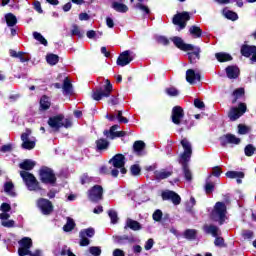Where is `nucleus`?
<instances>
[{"mask_svg": "<svg viewBox=\"0 0 256 256\" xmlns=\"http://www.w3.org/2000/svg\"><path fill=\"white\" fill-rule=\"evenodd\" d=\"M46 60L49 65H57V63H59V56L56 54H48Z\"/></svg>", "mask_w": 256, "mask_h": 256, "instance_id": "nucleus-39", "label": "nucleus"}, {"mask_svg": "<svg viewBox=\"0 0 256 256\" xmlns=\"http://www.w3.org/2000/svg\"><path fill=\"white\" fill-rule=\"evenodd\" d=\"M158 43H161V45H169V40L165 36H159Z\"/></svg>", "mask_w": 256, "mask_h": 256, "instance_id": "nucleus-62", "label": "nucleus"}, {"mask_svg": "<svg viewBox=\"0 0 256 256\" xmlns=\"http://www.w3.org/2000/svg\"><path fill=\"white\" fill-rule=\"evenodd\" d=\"M112 9H114V11H117L118 13H127L129 11V7L120 2H113Z\"/></svg>", "mask_w": 256, "mask_h": 256, "instance_id": "nucleus-27", "label": "nucleus"}, {"mask_svg": "<svg viewBox=\"0 0 256 256\" xmlns=\"http://www.w3.org/2000/svg\"><path fill=\"white\" fill-rule=\"evenodd\" d=\"M215 57L218 61H220V63H225V61H231V59H233L231 55L223 52L216 53Z\"/></svg>", "mask_w": 256, "mask_h": 256, "instance_id": "nucleus-35", "label": "nucleus"}, {"mask_svg": "<svg viewBox=\"0 0 256 256\" xmlns=\"http://www.w3.org/2000/svg\"><path fill=\"white\" fill-rule=\"evenodd\" d=\"M223 15L224 17H226V19H230L231 21H237V19H239V16L237 15V13L231 10L224 9Z\"/></svg>", "mask_w": 256, "mask_h": 256, "instance_id": "nucleus-36", "label": "nucleus"}, {"mask_svg": "<svg viewBox=\"0 0 256 256\" xmlns=\"http://www.w3.org/2000/svg\"><path fill=\"white\" fill-rule=\"evenodd\" d=\"M204 231H206V233H209L210 235H212L213 237H217L220 234L219 229L217 228V226H205L204 227Z\"/></svg>", "mask_w": 256, "mask_h": 256, "instance_id": "nucleus-33", "label": "nucleus"}, {"mask_svg": "<svg viewBox=\"0 0 256 256\" xmlns=\"http://www.w3.org/2000/svg\"><path fill=\"white\" fill-rule=\"evenodd\" d=\"M194 105L197 107V109H203L205 107V103L199 99L194 100Z\"/></svg>", "mask_w": 256, "mask_h": 256, "instance_id": "nucleus-60", "label": "nucleus"}, {"mask_svg": "<svg viewBox=\"0 0 256 256\" xmlns=\"http://www.w3.org/2000/svg\"><path fill=\"white\" fill-rule=\"evenodd\" d=\"M166 93L170 97H177V95H179V90H177L174 87H170V88H166Z\"/></svg>", "mask_w": 256, "mask_h": 256, "instance_id": "nucleus-45", "label": "nucleus"}, {"mask_svg": "<svg viewBox=\"0 0 256 256\" xmlns=\"http://www.w3.org/2000/svg\"><path fill=\"white\" fill-rule=\"evenodd\" d=\"M223 243H224L223 238L217 237L215 239L214 245H216V247H223Z\"/></svg>", "mask_w": 256, "mask_h": 256, "instance_id": "nucleus-63", "label": "nucleus"}, {"mask_svg": "<svg viewBox=\"0 0 256 256\" xmlns=\"http://www.w3.org/2000/svg\"><path fill=\"white\" fill-rule=\"evenodd\" d=\"M243 95H245V90L243 88L235 90L233 93L235 98L232 100V103H237V99H241Z\"/></svg>", "mask_w": 256, "mask_h": 256, "instance_id": "nucleus-41", "label": "nucleus"}, {"mask_svg": "<svg viewBox=\"0 0 256 256\" xmlns=\"http://www.w3.org/2000/svg\"><path fill=\"white\" fill-rule=\"evenodd\" d=\"M185 117L183 108L181 106H176L172 109L171 119L175 125H181V119Z\"/></svg>", "mask_w": 256, "mask_h": 256, "instance_id": "nucleus-16", "label": "nucleus"}, {"mask_svg": "<svg viewBox=\"0 0 256 256\" xmlns=\"http://www.w3.org/2000/svg\"><path fill=\"white\" fill-rule=\"evenodd\" d=\"M226 177H228V179H236L238 184L242 183L243 177H245V174L243 172H237V171H228L226 173Z\"/></svg>", "mask_w": 256, "mask_h": 256, "instance_id": "nucleus-26", "label": "nucleus"}, {"mask_svg": "<svg viewBox=\"0 0 256 256\" xmlns=\"http://www.w3.org/2000/svg\"><path fill=\"white\" fill-rule=\"evenodd\" d=\"M126 227H129L132 231H139L141 229V224L135 220L127 219Z\"/></svg>", "mask_w": 256, "mask_h": 256, "instance_id": "nucleus-31", "label": "nucleus"}, {"mask_svg": "<svg viewBox=\"0 0 256 256\" xmlns=\"http://www.w3.org/2000/svg\"><path fill=\"white\" fill-rule=\"evenodd\" d=\"M37 206L43 215H51L53 213V204L45 198H40L37 201Z\"/></svg>", "mask_w": 256, "mask_h": 256, "instance_id": "nucleus-10", "label": "nucleus"}, {"mask_svg": "<svg viewBox=\"0 0 256 256\" xmlns=\"http://www.w3.org/2000/svg\"><path fill=\"white\" fill-rule=\"evenodd\" d=\"M105 87L103 89H98L92 94V99L94 101H101L103 97H109L111 95V92L113 91V85H111V81L105 80Z\"/></svg>", "mask_w": 256, "mask_h": 256, "instance_id": "nucleus-6", "label": "nucleus"}, {"mask_svg": "<svg viewBox=\"0 0 256 256\" xmlns=\"http://www.w3.org/2000/svg\"><path fill=\"white\" fill-rule=\"evenodd\" d=\"M37 163L33 160H24L22 163L19 164L20 169H24L25 171H31L33 167H35Z\"/></svg>", "mask_w": 256, "mask_h": 256, "instance_id": "nucleus-29", "label": "nucleus"}, {"mask_svg": "<svg viewBox=\"0 0 256 256\" xmlns=\"http://www.w3.org/2000/svg\"><path fill=\"white\" fill-rule=\"evenodd\" d=\"M133 149L137 153V155H141V151L145 149V142L143 141L134 142Z\"/></svg>", "mask_w": 256, "mask_h": 256, "instance_id": "nucleus-38", "label": "nucleus"}, {"mask_svg": "<svg viewBox=\"0 0 256 256\" xmlns=\"http://www.w3.org/2000/svg\"><path fill=\"white\" fill-rule=\"evenodd\" d=\"M189 33H190V35H192V37H194V39H199V37H201L203 31L198 26H191L189 28Z\"/></svg>", "mask_w": 256, "mask_h": 256, "instance_id": "nucleus-30", "label": "nucleus"}, {"mask_svg": "<svg viewBox=\"0 0 256 256\" xmlns=\"http://www.w3.org/2000/svg\"><path fill=\"white\" fill-rule=\"evenodd\" d=\"M171 41L174 43V45H176L178 49H181V51H191V49H193L192 44H185L183 39L179 37H173L171 38Z\"/></svg>", "mask_w": 256, "mask_h": 256, "instance_id": "nucleus-21", "label": "nucleus"}, {"mask_svg": "<svg viewBox=\"0 0 256 256\" xmlns=\"http://www.w3.org/2000/svg\"><path fill=\"white\" fill-rule=\"evenodd\" d=\"M9 217H11L9 213H0L2 227H14L15 221L9 220Z\"/></svg>", "mask_w": 256, "mask_h": 256, "instance_id": "nucleus-23", "label": "nucleus"}, {"mask_svg": "<svg viewBox=\"0 0 256 256\" xmlns=\"http://www.w3.org/2000/svg\"><path fill=\"white\" fill-rule=\"evenodd\" d=\"M96 145H97L98 149L103 150V149H107L109 147V142H107V140H105V139H99L96 142Z\"/></svg>", "mask_w": 256, "mask_h": 256, "instance_id": "nucleus-44", "label": "nucleus"}, {"mask_svg": "<svg viewBox=\"0 0 256 256\" xmlns=\"http://www.w3.org/2000/svg\"><path fill=\"white\" fill-rule=\"evenodd\" d=\"M63 229L66 232L73 231V229H75V221L71 218H67V223L64 225Z\"/></svg>", "mask_w": 256, "mask_h": 256, "instance_id": "nucleus-40", "label": "nucleus"}, {"mask_svg": "<svg viewBox=\"0 0 256 256\" xmlns=\"http://www.w3.org/2000/svg\"><path fill=\"white\" fill-rule=\"evenodd\" d=\"M215 189V184L213 182H207L205 185V191L206 193H213V190Z\"/></svg>", "mask_w": 256, "mask_h": 256, "instance_id": "nucleus-54", "label": "nucleus"}, {"mask_svg": "<svg viewBox=\"0 0 256 256\" xmlns=\"http://www.w3.org/2000/svg\"><path fill=\"white\" fill-rule=\"evenodd\" d=\"M181 145L184 152L180 156V163L182 165L184 177L186 181H191L193 179V173L189 169V161H191V155L193 153V148L191 147V142L187 139H182Z\"/></svg>", "mask_w": 256, "mask_h": 256, "instance_id": "nucleus-1", "label": "nucleus"}, {"mask_svg": "<svg viewBox=\"0 0 256 256\" xmlns=\"http://www.w3.org/2000/svg\"><path fill=\"white\" fill-rule=\"evenodd\" d=\"M13 189H14V186L11 182H7L4 184V191L8 195H15V192L13 191Z\"/></svg>", "mask_w": 256, "mask_h": 256, "instance_id": "nucleus-43", "label": "nucleus"}, {"mask_svg": "<svg viewBox=\"0 0 256 256\" xmlns=\"http://www.w3.org/2000/svg\"><path fill=\"white\" fill-rule=\"evenodd\" d=\"M172 172L167 170H160L155 172L156 179H167L168 177H171Z\"/></svg>", "mask_w": 256, "mask_h": 256, "instance_id": "nucleus-37", "label": "nucleus"}, {"mask_svg": "<svg viewBox=\"0 0 256 256\" xmlns=\"http://www.w3.org/2000/svg\"><path fill=\"white\" fill-rule=\"evenodd\" d=\"M89 252L93 256H99V255H101V248L100 247H96V246L90 247L89 248Z\"/></svg>", "mask_w": 256, "mask_h": 256, "instance_id": "nucleus-52", "label": "nucleus"}, {"mask_svg": "<svg viewBox=\"0 0 256 256\" xmlns=\"http://www.w3.org/2000/svg\"><path fill=\"white\" fill-rule=\"evenodd\" d=\"M18 59H20L21 63H26V61H29L31 59L29 56H25V53L18 52Z\"/></svg>", "mask_w": 256, "mask_h": 256, "instance_id": "nucleus-58", "label": "nucleus"}, {"mask_svg": "<svg viewBox=\"0 0 256 256\" xmlns=\"http://www.w3.org/2000/svg\"><path fill=\"white\" fill-rule=\"evenodd\" d=\"M40 107H41V109H43L44 111H47V109H49V107H51V100L49 99V97L43 96V97L40 99Z\"/></svg>", "mask_w": 256, "mask_h": 256, "instance_id": "nucleus-34", "label": "nucleus"}, {"mask_svg": "<svg viewBox=\"0 0 256 256\" xmlns=\"http://www.w3.org/2000/svg\"><path fill=\"white\" fill-rule=\"evenodd\" d=\"M221 145L225 147L226 145H239L241 139L233 134H225L220 138Z\"/></svg>", "mask_w": 256, "mask_h": 256, "instance_id": "nucleus-17", "label": "nucleus"}, {"mask_svg": "<svg viewBox=\"0 0 256 256\" xmlns=\"http://www.w3.org/2000/svg\"><path fill=\"white\" fill-rule=\"evenodd\" d=\"M247 111V104L240 103L238 108H232L229 112L231 121H237Z\"/></svg>", "mask_w": 256, "mask_h": 256, "instance_id": "nucleus-13", "label": "nucleus"}, {"mask_svg": "<svg viewBox=\"0 0 256 256\" xmlns=\"http://www.w3.org/2000/svg\"><path fill=\"white\" fill-rule=\"evenodd\" d=\"M112 256H125V252L121 249H115Z\"/></svg>", "mask_w": 256, "mask_h": 256, "instance_id": "nucleus-64", "label": "nucleus"}, {"mask_svg": "<svg viewBox=\"0 0 256 256\" xmlns=\"http://www.w3.org/2000/svg\"><path fill=\"white\" fill-rule=\"evenodd\" d=\"M62 89H63L64 95H72L73 94V85L71 84V81H69V78L64 79Z\"/></svg>", "mask_w": 256, "mask_h": 256, "instance_id": "nucleus-28", "label": "nucleus"}, {"mask_svg": "<svg viewBox=\"0 0 256 256\" xmlns=\"http://www.w3.org/2000/svg\"><path fill=\"white\" fill-rule=\"evenodd\" d=\"M5 19L8 27H14V25H17V17H15V15L8 13L5 15Z\"/></svg>", "mask_w": 256, "mask_h": 256, "instance_id": "nucleus-32", "label": "nucleus"}, {"mask_svg": "<svg viewBox=\"0 0 256 256\" xmlns=\"http://www.w3.org/2000/svg\"><path fill=\"white\" fill-rule=\"evenodd\" d=\"M88 198L93 202L101 201L103 199V187L96 185L88 191Z\"/></svg>", "mask_w": 256, "mask_h": 256, "instance_id": "nucleus-11", "label": "nucleus"}, {"mask_svg": "<svg viewBox=\"0 0 256 256\" xmlns=\"http://www.w3.org/2000/svg\"><path fill=\"white\" fill-rule=\"evenodd\" d=\"M95 235V229L87 228L80 231V245L81 247H87L89 245V240L87 237L91 238Z\"/></svg>", "mask_w": 256, "mask_h": 256, "instance_id": "nucleus-15", "label": "nucleus"}, {"mask_svg": "<svg viewBox=\"0 0 256 256\" xmlns=\"http://www.w3.org/2000/svg\"><path fill=\"white\" fill-rule=\"evenodd\" d=\"M33 37H34V39H36V41H39V43H41L42 45L47 46V39H45V37H43V35H41V33L34 32Z\"/></svg>", "mask_w": 256, "mask_h": 256, "instance_id": "nucleus-42", "label": "nucleus"}, {"mask_svg": "<svg viewBox=\"0 0 256 256\" xmlns=\"http://www.w3.org/2000/svg\"><path fill=\"white\" fill-rule=\"evenodd\" d=\"M162 199L164 201L170 200L174 205H179V203H181V197L179 194L169 190L162 193Z\"/></svg>", "mask_w": 256, "mask_h": 256, "instance_id": "nucleus-18", "label": "nucleus"}, {"mask_svg": "<svg viewBox=\"0 0 256 256\" xmlns=\"http://www.w3.org/2000/svg\"><path fill=\"white\" fill-rule=\"evenodd\" d=\"M117 129H119V125H114L110 128V131H104V135H106L108 139H115L116 137H125V135H127V132L117 131Z\"/></svg>", "mask_w": 256, "mask_h": 256, "instance_id": "nucleus-20", "label": "nucleus"}, {"mask_svg": "<svg viewBox=\"0 0 256 256\" xmlns=\"http://www.w3.org/2000/svg\"><path fill=\"white\" fill-rule=\"evenodd\" d=\"M106 25H107V27H109V29H113V27H115V22L113 21V18L107 17Z\"/></svg>", "mask_w": 256, "mask_h": 256, "instance_id": "nucleus-61", "label": "nucleus"}, {"mask_svg": "<svg viewBox=\"0 0 256 256\" xmlns=\"http://www.w3.org/2000/svg\"><path fill=\"white\" fill-rule=\"evenodd\" d=\"M186 81L190 85H195L197 81H201V74L199 72H195L193 69H188L186 71Z\"/></svg>", "mask_w": 256, "mask_h": 256, "instance_id": "nucleus-19", "label": "nucleus"}, {"mask_svg": "<svg viewBox=\"0 0 256 256\" xmlns=\"http://www.w3.org/2000/svg\"><path fill=\"white\" fill-rule=\"evenodd\" d=\"M190 19L191 17L188 12H182L174 16L173 23L174 25H178L180 29H185V27H187V21Z\"/></svg>", "mask_w": 256, "mask_h": 256, "instance_id": "nucleus-12", "label": "nucleus"}, {"mask_svg": "<svg viewBox=\"0 0 256 256\" xmlns=\"http://www.w3.org/2000/svg\"><path fill=\"white\" fill-rule=\"evenodd\" d=\"M190 51L193 52L188 53V59L190 63H195L197 60L200 59L199 53H201V48L193 46V48Z\"/></svg>", "mask_w": 256, "mask_h": 256, "instance_id": "nucleus-24", "label": "nucleus"}, {"mask_svg": "<svg viewBox=\"0 0 256 256\" xmlns=\"http://www.w3.org/2000/svg\"><path fill=\"white\" fill-rule=\"evenodd\" d=\"M18 243L20 245L18 249L19 256H26V255L41 256V251L39 250H37L34 254H31V251L29 250L30 247H33V241L31 240V238L24 237Z\"/></svg>", "mask_w": 256, "mask_h": 256, "instance_id": "nucleus-3", "label": "nucleus"}, {"mask_svg": "<svg viewBox=\"0 0 256 256\" xmlns=\"http://www.w3.org/2000/svg\"><path fill=\"white\" fill-rule=\"evenodd\" d=\"M238 133L239 135H247L249 133V127L243 124L238 125Z\"/></svg>", "mask_w": 256, "mask_h": 256, "instance_id": "nucleus-46", "label": "nucleus"}, {"mask_svg": "<svg viewBox=\"0 0 256 256\" xmlns=\"http://www.w3.org/2000/svg\"><path fill=\"white\" fill-rule=\"evenodd\" d=\"M245 151V155L247 157H251V155H253V153H255V148L253 147V145H247L244 149Z\"/></svg>", "mask_w": 256, "mask_h": 256, "instance_id": "nucleus-50", "label": "nucleus"}, {"mask_svg": "<svg viewBox=\"0 0 256 256\" xmlns=\"http://www.w3.org/2000/svg\"><path fill=\"white\" fill-rule=\"evenodd\" d=\"M48 125L52 129V131H59L61 127H65L66 129H69L73 123L69 119H64L63 115H58L50 118L48 120Z\"/></svg>", "mask_w": 256, "mask_h": 256, "instance_id": "nucleus-2", "label": "nucleus"}, {"mask_svg": "<svg viewBox=\"0 0 256 256\" xmlns=\"http://www.w3.org/2000/svg\"><path fill=\"white\" fill-rule=\"evenodd\" d=\"M40 179L42 183H48L50 185H53V183L57 181V178H55V174L51 168H42L40 170Z\"/></svg>", "mask_w": 256, "mask_h": 256, "instance_id": "nucleus-8", "label": "nucleus"}, {"mask_svg": "<svg viewBox=\"0 0 256 256\" xmlns=\"http://www.w3.org/2000/svg\"><path fill=\"white\" fill-rule=\"evenodd\" d=\"M116 118L118 119L119 123H129V120L123 117V112L118 111Z\"/></svg>", "mask_w": 256, "mask_h": 256, "instance_id": "nucleus-55", "label": "nucleus"}, {"mask_svg": "<svg viewBox=\"0 0 256 256\" xmlns=\"http://www.w3.org/2000/svg\"><path fill=\"white\" fill-rule=\"evenodd\" d=\"M239 68L237 66H228L226 68V75L228 79H237L239 77Z\"/></svg>", "mask_w": 256, "mask_h": 256, "instance_id": "nucleus-25", "label": "nucleus"}, {"mask_svg": "<svg viewBox=\"0 0 256 256\" xmlns=\"http://www.w3.org/2000/svg\"><path fill=\"white\" fill-rule=\"evenodd\" d=\"M244 57H252V61L256 62V47L255 46H243L241 49Z\"/></svg>", "mask_w": 256, "mask_h": 256, "instance_id": "nucleus-22", "label": "nucleus"}, {"mask_svg": "<svg viewBox=\"0 0 256 256\" xmlns=\"http://www.w3.org/2000/svg\"><path fill=\"white\" fill-rule=\"evenodd\" d=\"M0 211H2V213H9V211H11V205L2 203L0 206Z\"/></svg>", "mask_w": 256, "mask_h": 256, "instance_id": "nucleus-56", "label": "nucleus"}, {"mask_svg": "<svg viewBox=\"0 0 256 256\" xmlns=\"http://www.w3.org/2000/svg\"><path fill=\"white\" fill-rule=\"evenodd\" d=\"M108 215L111 219V223H117V221L119 220V218L117 217V212H115L114 210H110L108 212Z\"/></svg>", "mask_w": 256, "mask_h": 256, "instance_id": "nucleus-51", "label": "nucleus"}, {"mask_svg": "<svg viewBox=\"0 0 256 256\" xmlns=\"http://www.w3.org/2000/svg\"><path fill=\"white\" fill-rule=\"evenodd\" d=\"M135 7H136V9H139L140 11H142V13H145V15H149V13H150L149 7H147L141 3L136 4Z\"/></svg>", "mask_w": 256, "mask_h": 256, "instance_id": "nucleus-47", "label": "nucleus"}, {"mask_svg": "<svg viewBox=\"0 0 256 256\" xmlns=\"http://www.w3.org/2000/svg\"><path fill=\"white\" fill-rule=\"evenodd\" d=\"M33 6H34L35 11H37V13H43V8H41V2L35 1L33 3Z\"/></svg>", "mask_w": 256, "mask_h": 256, "instance_id": "nucleus-59", "label": "nucleus"}, {"mask_svg": "<svg viewBox=\"0 0 256 256\" xmlns=\"http://www.w3.org/2000/svg\"><path fill=\"white\" fill-rule=\"evenodd\" d=\"M186 239H195L197 237V231L195 230H186L185 231Z\"/></svg>", "mask_w": 256, "mask_h": 256, "instance_id": "nucleus-48", "label": "nucleus"}, {"mask_svg": "<svg viewBox=\"0 0 256 256\" xmlns=\"http://www.w3.org/2000/svg\"><path fill=\"white\" fill-rule=\"evenodd\" d=\"M163 217V212H161V210H156L154 213H153V219L154 221H161Z\"/></svg>", "mask_w": 256, "mask_h": 256, "instance_id": "nucleus-57", "label": "nucleus"}, {"mask_svg": "<svg viewBox=\"0 0 256 256\" xmlns=\"http://www.w3.org/2000/svg\"><path fill=\"white\" fill-rule=\"evenodd\" d=\"M153 245H155V241H153V239H148L145 243L144 249L146 251H150V249H153Z\"/></svg>", "mask_w": 256, "mask_h": 256, "instance_id": "nucleus-53", "label": "nucleus"}, {"mask_svg": "<svg viewBox=\"0 0 256 256\" xmlns=\"http://www.w3.org/2000/svg\"><path fill=\"white\" fill-rule=\"evenodd\" d=\"M130 171L134 176L141 175V167H139V165L131 166Z\"/></svg>", "mask_w": 256, "mask_h": 256, "instance_id": "nucleus-49", "label": "nucleus"}, {"mask_svg": "<svg viewBox=\"0 0 256 256\" xmlns=\"http://www.w3.org/2000/svg\"><path fill=\"white\" fill-rule=\"evenodd\" d=\"M111 165L115 167V169H120V172L122 175H125L127 173V169H125V156L122 154H117L115 155L111 160H110Z\"/></svg>", "mask_w": 256, "mask_h": 256, "instance_id": "nucleus-9", "label": "nucleus"}, {"mask_svg": "<svg viewBox=\"0 0 256 256\" xmlns=\"http://www.w3.org/2000/svg\"><path fill=\"white\" fill-rule=\"evenodd\" d=\"M131 61H133V54L131 53V51L126 50L119 55L116 63L120 67H125L126 65H129Z\"/></svg>", "mask_w": 256, "mask_h": 256, "instance_id": "nucleus-14", "label": "nucleus"}, {"mask_svg": "<svg viewBox=\"0 0 256 256\" xmlns=\"http://www.w3.org/2000/svg\"><path fill=\"white\" fill-rule=\"evenodd\" d=\"M227 214V206H225L222 202H217L214 210L212 211V219L213 221L220 222V225H223V221H225V215Z\"/></svg>", "mask_w": 256, "mask_h": 256, "instance_id": "nucleus-4", "label": "nucleus"}, {"mask_svg": "<svg viewBox=\"0 0 256 256\" xmlns=\"http://www.w3.org/2000/svg\"><path fill=\"white\" fill-rule=\"evenodd\" d=\"M20 176L25 181L26 186L28 187L29 191H39V189H41L39 187V182L37 181L35 176H33V174H31L27 171H21Z\"/></svg>", "mask_w": 256, "mask_h": 256, "instance_id": "nucleus-5", "label": "nucleus"}, {"mask_svg": "<svg viewBox=\"0 0 256 256\" xmlns=\"http://www.w3.org/2000/svg\"><path fill=\"white\" fill-rule=\"evenodd\" d=\"M21 141L23 149H35V143L37 142V140L35 139V137L31 136V130H26L21 135Z\"/></svg>", "mask_w": 256, "mask_h": 256, "instance_id": "nucleus-7", "label": "nucleus"}]
</instances>
